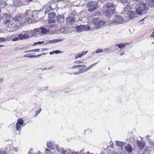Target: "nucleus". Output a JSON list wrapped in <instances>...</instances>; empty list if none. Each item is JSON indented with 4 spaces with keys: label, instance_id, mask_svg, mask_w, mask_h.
Masks as SVG:
<instances>
[{
    "label": "nucleus",
    "instance_id": "nucleus-1",
    "mask_svg": "<svg viewBox=\"0 0 154 154\" xmlns=\"http://www.w3.org/2000/svg\"><path fill=\"white\" fill-rule=\"evenodd\" d=\"M135 8L136 12L138 14H142L145 13L146 10V5L142 1L136 4Z\"/></svg>",
    "mask_w": 154,
    "mask_h": 154
},
{
    "label": "nucleus",
    "instance_id": "nucleus-2",
    "mask_svg": "<svg viewBox=\"0 0 154 154\" xmlns=\"http://www.w3.org/2000/svg\"><path fill=\"white\" fill-rule=\"evenodd\" d=\"M124 22L123 18L120 15L115 16L113 19L112 20V23L115 24L122 23Z\"/></svg>",
    "mask_w": 154,
    "mask_h": 154
},
{
    "label": "nucleus",
    "instance_id": "nucleus-3",
    "mask_svg": "<svg viewBox=\"0 0 154 154\" xmlns=\"http://www.w3.org/2000/svg\"><path fill=\"white\" fill-rule=\"evenodd\" d=\"M88 8V11H92L96 9L97 7V3L95 2L91 1L87 4Z\"/></svg>",
    "mask_w": 154,
    "mask_h": 154
},
{
    "label": "nucleus",
    "instance_id": "nucleus-4",
    "mask_svg": "<svg viewBox=\"0 0 154 154\" xmlns=\"http://www.w3.org/2000/svg\"><path fill=\"white\" fill-rule=\"evenodd\" d=\"M12 20L15 21V23H16V24L17 26L20 25L21 24H23L26 22L24 18H22L19 16H15L13 18Z\"/></svg>",
    "mask_w": 154,
    "mask_h": 154
},
{
    "label": "nucleus",
    "instance_id": "nucleus-5",
    "mask_svg": "<svg viewBox=\"0 0 154 154\" xmlns=\"http://www.w3.org/2000/svg\"><path fill=\"white\" fill-rule=\"evenodd\" d=\"M97 63H93L91 65L87 67H86V66L84 64H81V65L80 66L82 67V68L80 69H79V70H81V72H82V73H83L85 72L88 71L92 67H93L94 66L96 65Z\"/></svg>",
    "mask_w": 154,
    "mask_h": 154
},
{
    "label": "nucleus",
    "instance_id": "nucleus-6",
    "mask_svg": "<svg viewBox=\"0 0 154 154\" xmlns=\"http://www.w3.org/2000/svg\"><path fill=\"white\" fill-rule=\"evenodd\" d=\"M76 31L78 32H80L84 30L88 31L90 29V26H83L81 25L75 27Z\"/></svg>",
    "mask_w": 154,
    "mask_h": 154
},
{
    "label": "nucleus",
    "instance_id": "nucleus-7",
    "mask_svg": "<svg viewBox=\"0 0 154 154\" xmlns=\"http://www.w3.org/2000/svg\"><path fill=\"white\" fill-rule=\"evenodd\" d=\"M47 146L48 147L53 150L55 149H57V147H58L57 145L55 144L54 142L52 141L48 142L47 143Z\"/></svg>",
    "mask_w": 154,
    "mask_h": 154
},
{
    "label": "nucleus",
    "instance_id": "nucleus-8",
    "mask_svg": "<svg viewBox=\"0 0 154 154\" xmlns=\"http://www.w3.org/2000/svg\"><path fill=\"white\" fill-rule=\"evenodd\" d=\"M115 9H108L106 10L103 13V14L106 16H109L112 15L114 12Z\"/></svg>",
    "mask_w": 154,
    "mask_h": 154
},
{
    "label": "nucleus",
    "instance_id": "nucleus-9",
    "mask_svg": "<svg viewBox=\"0 0 154 154\" xmlns=\"http://www.w3.org/2000/svg\"><path fill=\"white\" fill-rule=\"evenodd\" d=\"M127 14L128 17L130 19L136 17L137 14L134 11H129L127 12Z\"/></svg>",
    "mask_w": 154,
    "mask_h": 154
},
{
    "label": "nucleus",
    "instance_id": "nucleus-10",
    "mask_svg": "<svg viewBox=\"0 0 154 154\" xmlns=\"http://www.w3.org/2000/svg\"><path fill=\"white\" fill-rule=\"evenodd\" d=\"M129 43L127 42L125 43H121L119 44H116L115 45L119 48L122 49L125 48L126 45L129 44Z\"/></svg>",
    "mask_w": 154,
    "mask_h": 154
},
{
    "label": "nucleus",
    "instance_id": "nucleus-11",
    "mask_svg": "<svg viewBox=\"0 0 154 154\" xmlns=\"http://www.w3.org/2000/svg\"><path fill=\"white\" fill-rule=\"evenodd\" d=\"M65 39L64 38H62L61 39H54L51 40H50L48 41L49 43V44H53L57 42H60L63 41Z\"/></svg>",
    "mask_w": 154,
    "mask_h": 154
},
{
    "label": "nucleus",
    "instance_id": "nucleus-12",
    "mask_svg": "<svg viewBox=\"0 0 154 154\" xmlns=\"http://www.w3.org/2000/svg\"><path fill=\"white\" fill-rule=\"evenodd\" d=\"M39 29H40V34H46L49 31V30L44 27H41Z\"/></svg>",
    "mask_w": 154,
    "mask_h": 154
},
{
    "label": "nucleus",
    "instance_id": "nucleus-13",
    "mask_svg": "<svg viewBox=\"0 0 154 154\" xmlns=\"http://www.w3.org/2000/svg\"><path fill=\"white\" fill-rule=\"evenodd\" d=\"M137 143L139 148L140 149L143 148L145 145V143L142 140L141 141H137Z\"/></svg>",
    "mask_w": 154,
    "mask_h": 154
},
{
    "label": "nucleus",
    "instance_id": "nucleus-14",
    "mask_svg": "<svg viewBox=\"0 0 154 154\" xmlns=\"http://www.w3.org/2000/svg\"><path fill=\"white\" fill-rule=\"evenodd\" d=\"M106 6L108 9H110L112 8L114 9L116 6L112 3H108L106 4Z\"/></svg>",
    "mask_w": 154,
    "mask_h": 154
},
{
    "label": "nucleus",
    "instance_id": "nucleus-15",
    "mask_svg": "<svg viewBox=\"0 0 154 154\" xmlns=\"http://www.w3.org/2000/svg\"><path fill=\"white\" fill-rule=\"evenodd\" d=\"M75 20L72 17H69L66 18V23H74Z\"/></svg>",
    "mask_w": 154,
    "mask_h": 154
},
{
    "label": "nucleus",
    "instance_id": "nucleus-16",
    "mask_svg": "<svg viewBox=\"0 0 154 154\" xmlns=\"http://www.w3.org/2000/svg\"><path fill=\"white\" fill-rule=\"evenodd\" d=\"M105 24V22L103 21H99L98 23L97 24V25L96 26V28H100L102 27Z\"/></svg>",
    "mask_w": 154,
    "mask_h": 154
},
{
    "label": "nucleus",
    "instance_id": "nucleus-17",
    "mask_svg": "<svg viewBox=\"0 0 154 154\" xmlns=\"http://www.w3.org/2000/svg\"><path fill=\"white\" fill-rule=\"evenodd\" d=\"M13 3L15 6L18 7L21 6L22 4V2L20 0H14Z\"/></svg>",
    "mask_w": 154,
    "mask_h": 154
},
{
    "label": "nucleus",
    "instance_id": "nucleus-18",
    "mask_svg": "<svg viewBox=\"0 0 154 154\" xmlns=\"http://www.w3.org/2000/svg\"><path fill=\"white\" fill-rule=\"evenodd\" d=\"M56 149L58 152H60L61 154H65L67 151L66 150H64L63 148L58 146L57 147Z\"/></svg>",
    "mask_w": 154,
    "mask_h": 154
},
{
    "label": "nucleus",
    "instance_id": "nucleus-19",
    "mask_svg": "<svg viewBox=\"0 0 154 154\" xmlns=\"http://www.w3.org/2000/svg\"><path fill=\"white\" fill-rule=\"evenodd\" d=\"M25 33V34H22L19 35L18 37L20 39L29 38V36L26 34V32Z\"/></svg>",
    "mask_w": 154,
    "mask_h": 154
},
{
    "label": "nucleus",
    "instance_id": "nucleus-20",
    "mask_svg": "<svg viewBox=\"0 0 154 154\" xmlns=\"http://www.w3.org/2000/svg\"><path fill=\"white\" fill-rule=\"evenodd\" d=\"M39 30V28H36L32 30L33 35H36L40 34Z\"/></svg>",
    "mask_w": 154,
    "mask_h": 154
},
{
    "label": "nucleus",
    "instance_id": "nucleus-21",
    "mask_svg": "<svg viewBox=\"0 0 154 154\" xmlns=\"http://www.w3.org/2000/svg\"><path fill=\"white\" fill-rule=\"evenodd\" d=\"M125 150L128 152H130L132 151V148L131 145L128 144V146L125 147Z\"/></svg>",
    "mask_w": 154,
    "mask_h": 154
},
{
    "label": "nucleus",
    "instance_id": "nucleus-22",
    "mask_svg": "<svg viewBox=\"0 0 154 154\" xmlns=\"http://www.w3.org/2000/svg\"><path fill=\"white\" fill-rule=\"evenodd\" d=\"M64 17L62 15H59L57 16V21L60 22H63L64 20Z\"/></svg>",
    "mask_w": 154,
    "mask_h": 154
},
{
    "label": "nucleus",
    "instance_id": "nucleus-23",
    "mask_svg": "<svg viewBox=\"0 0 154 154\" xmlns=\"http://www.w3.org/2000/svg\"><path fill=\"white\" fill-rule=\"evenodd\" d=\"M115 143L117 145L120 147H122L125 146V143L119 141H116Z\"/></svg>",
    "mask_w": 154,
    "mask_h": 154
},
{
    "label": "nucleus",
    "instance_id": "nucleus-24",
    "mask_svg": "<svg viewBox=\"0 0 154 154\" xmlns=\"http://www.w3.org/2000/svg\"><path fill=\"white\" fill-rule=\"evenodd\" d=\"M99 21V19L97 18H93L92 20V22L94 25L95 26V27L97 25Z\"/></svg>",
    "mask_w": 154,
    "mask_h": 154
},
{
    "label": "nucleus",
    "instance_id": "nucleus-25",
    "mask_svg": "<svg viewBox=\"0 0 154 154\" xmlns=\"http://www.w3.org/2000/svg\"><path fill=\"white\" fill-rule=\"evenodd\" d=\"M7 5V3L5 2L0 0V7L4 8Z\"/></svg>",
    "mask_w": 154,
    "mask_h": 154
},
{
    "label": "nucleus",
    "instance_id": "nucleus-26",
    "mask_svg": "<svg viewBox=\"0 0 154 154\" xmlns=\"http://www.w3.org/2000/svg\"><path fill=\"white\" fill-rule=\"evenodd\" d=\"M24 32L26 33V34L29 36V38L33 36L32 30L30 31H25Z\"/></svg>",
    "mask_w": 154,
    "mask_h": 154
},
{
    "label": "nucleus",
    "instance_id": "nucleus-27",
    "mask_svg": "<svg viewBox=\"0 0 154 154\" xmlns=\"http://www.w3.org/2000/svg\"><path fill=\"white\" fill-rule=\"evenodd\" d=\"M53 10V8H51V6H49L46 7V11L45 12V14H46L48 12L50 11H52Z\"/></svg>",
    "mask_w": 154,
    "mask_h": 154
},
{
    "label": "nucleus",
    "instance_id": "nucleus-28",
    "mask_svg": "<svg viewBox=\"0 0 154 154\" xmlns=\"http://www.w3.org/2000/svg\"><path fill=\"white\" fill-rule=\"evenodd\" d=\"M11 22V21L8 20H7L4 22V24L5 26L9 27V26Z\"/></svg>",
    "mask_w": 154,
    "mask_h": 154
},
{
    "label": "nucleus",
    "instance_id": "nucleus-29",
    "mask_svg": "<svg viewBox=\"0 0 154 154\" xmlns=\"http://www.w3.org/2000/svg\"><path fill=\"white\" fill-rule=\"evenodd\" d=\"M62 53V51H59V50H57V51H52L50 52L49 53V54H50V55H52V54H59V53Z\"/></svg>",
    "mask_w": 154,
    "mask_h": 154
},
{
    "label": "nucleus",
    "instance_id": "nucleus-30",
    "mask_svg": "<svg viewBox=\"0 0 154 154\" xmlns=\"http://www.w3.org/2000/svg\"><path fill=\"white\" fill-rule=\"evenodd\" d=\"M17 123L20 125H23V120L22 119H18Z\"/></svg>",
    "mask_w": 154,
    "mask_h": 154
},
{
    "label": "nucleus",
    "instance_id": "nucleus-31",
    "mask_svg": "<svg viewBox=\"0 0 154 154\" xmlns=\"http://www.w3.org/2000/svg\"><path fill=\"white\" fill-rule=\"evenodd\" d=\"M55 13L54 12L48 14V17L49 18H52L55 17Z\"/></svg>",
    "mask_w": 154,
    "mask_h": 154
},
{
    "label": "nucleus",
    "instance_id": "nucleus-32",
    "mask_svg": "<svg viewBox=\"0 0 154 154\" xmlns=\"http://www.w3.org/2000/svg\"><path fill=\"white\" fill-rule=\"evenodd\" d=\"M45 154H51L52 152L49 149L47 148L45 150Z\"/></svg>",
    "mask_w": 154,
    "mask_h": 154
},
{
    "label": "nucleus",
    "instance_id": "nucleus-33",
    "mask_svg": "<svg viewBox=\"0 0 154 154\" xmlns=\"http://www.w3.org/2000/svg\"><path fill=\"white\" fill-rule=\"evenodd\" d=\"M103 51V50L101 49H100L98 50H96L95 51V54H98L100 53H102Z\"/></svg>",
    "mask_w": 154,
    "mask_h": 154
},
{
    "label": "nucleus",
    "instance_id": "nucleus-34",
    "mask_svg": "<svg viewBox=\"0 0 154 154\" xmlns=\"http://www.w3.org/2000/svg\"><path fill=\"white\" fill-rule=\"evenodd\" d=\"M81 73H82L81 70H79V71L75 72L73 73L72 74L75 75H78Z\"/></svg>",
    "mask_w": 154,
    "mask_h": 154
},
{
    "label": "nucleus",
    "instance_id": "nucleus-35",
    "mask_svg": "<svg viewBox=\"0 0 154 154\" xmlns=\"http://www.w3.org/2000/svg\"><path fill=\"white\" fill-rule=\"evenodd\" d=\"M21 125H20L19 124H16V128L17 131H19V129H20Z\"/></svg>",
    "mask_w": 154,
    "mask_h": 154
},
{
    "label": "nucleus",
    "instance_id": "nucleus-36",
    "mask_svg": "<svg viewBox=\"0 0 154 154\" xmlns=\"http://www.w3.org/2000/svg\"><path fill=\"white\" fill-rule=\"evenodd\" d=\"M25 20L26 21V22L25 23H30L31 22V19L30 17H29V18H28V19L27 20H26L25 19Z\"/></svg>",
    "mask_w": 154,
    "mask_h": 154
},
{
    "label": "nucleus",
    "instance_id": "nucleus-37",
    "mask_svg": "<svg viewBox=\"0 0 154 154\" xmlns=\"http://www.w3.org/2000/svg\"><path fill=\"white\" fill-rule=\"evenodd\" d=\"M132 8L131 6L130 5V4H128L125 7V9H131Z\"/></svg>",
    "mask_w": 154,
    "mask_h": 154
},
{
    "label": "nucleus",
    "instance_id": "nucleus-38",
    "mask_svg": "<svg viewBox=\"0 0 154 154\" xmlns=\"http://www.w3.org/2000/svg\"><path fill=\"white\" fill-rule=\"evenodd\" d=\"M104 50L105 51H106V53L108 52H109L112 51H111V49L110 48H105L104 49Z\"/></svg>",
    "mask_w": 154,
    "mask_h": 154
},
{
    "label": "nucleus",
    "instance_id": "nucleus-39",
    "mask_svg": "<svg viewBox=\"0 0 154 154\" xmlns=\"http://www.w3.org/2000/svg\"><path fill=\"white\" fill-rule=\"evenodd\" d=\"M81 66V64H79V65H74L73 66H72L70 68L71 69H73V68H78L79 67H80V66Z\"/></svg>",
    "mask_w": 154,
    "mask_h": 154
},
{
    "label": "nucleus",
    "instance_id": "nucleus-40",
    "mask_svg": "<svg viewBox=\"0 0 154 154\" xmlns=\"http://www.w3.org/2000/svg\"><path fill=\"white\" fill-rule=\"evenodd\" d=\"M82 56V54H77L76 55L75 58L76 59H78L79 58H80Z\"/></svg>",
    "mask_w": 154,
    "mask_h": 154
},
{
    "label": "nucleus",
    "instance_id": "nucleus-41",
    "mask_svg": "<svg viewBox=\"0 0 154 154\" xmlns=\"http://www.w3.org/2000/svg\"><path fill=\"white\" fill-rule=\"evenodd\" d=\"M44 42L43 41L42 42H35V43L34 45H33V46H35L36 45H38V44H41L42 43H44Z\"/></svg>",
    "mask_w": 154,
    "mask_h": 154
},
{
    "label": "nucleus",
    "instance_id": "nucleus-42",
    "mask_svg": "<svg viewBox=\"0 0 154 154\" xmlns=\"http://www.w3.org/2000/svg\"><path fill=\"white\" fill-rule=\"evenodd\" d=\"M150 5H151V7L154 6V0H151Z\"/></svg>",
    "mask_w": 154,
    "mask_h": 154
},
{
    "label": "nucleus",
    "instance_id": "nucleus-43",
    "mask_svg": "<svg viewBox=\"0 0 154 154\" xmlns=\"http://www.w3.org/2000/svg\"><path fill=\"white\" fill-rule=\"evenodd\" d=\"M6 41V39L4 38H0V42H3Z\"/></svg>",
    "mask_w": 154,
    "mask_h": 154
},
{
    "label": "nucleus",
    "instance_id": "nucleus-44",
    "mask_svg": "<svg viewBox=\"0 0 154 154\" xmlns=\"http://www.w3.org/2000/svg\"><path fill=\"white\" fill-rule=\"evenodd\" d=\"M128 0H121V2L122 3L126 4L128 3Z\"/></svg>",
    "mask_w": 154,
    "mask_h": 154
},
{
    "label": "nucleus",
    "instance_id": "nucleus-45",
    "mask_svg": "<svg viewBox=\"0 0 154 154\" xmlns=\"http://www.w3.org/2000/svg\"><path fill=\"white\" fill-rule=\"evenodd\" d=\"M74 63H77L78 64H82L83 63H84L83 61H81V60H78L75 61Z\"/></svg>",
    "mask_w": 154,
    "mask_h": 154
},
{
    "label": "nucleus",
    "instance_id": "nucleus-46",
    "mask_svg": "<svg viewBox=\"0 0 154 154\" xmlns=\"http://www.w3.org/2000/svg\"><path fill=\"white\" fill-rule=\"evenodd\" d=\"M39 51H40V50L39 49H33V50H30V51H31V52H38Z\"/></svg>",
    "mask_w": 154,
    "mask_h": 154
},
{
    "label": "nucleus",
    "instance_id": "nucleus-47",
    "mask_svg": "<svg viewBox=\"0 0 154 154\" xmlns=\"http://www.w3.org/2000/svg\"><path fill=\"white\" fill-rule=\"evenodd\" d=\"M41 108L39 109L36 110L35 112V113L36 115H37L38 113H39L41 112Z\"/></svg>",
    "mask_w": 154,
    "mask_h": 154
},
{
    "label": "nucleus",
    "instance_id": "nucleus-48",
    "mask_svg": "<svg viewBox=\"0 0 154 154\" xmlns=\"http://www.w3.org/2000/svg\"><path fill=\"white\" fill-rule=\"evenodd\" d=\"M4 16L6 17L7 18H9L11 16L10 15H8L7 14H4Z\"/></svg>",
    "mask_w": 154,
    "mask_h": 154
},
{
    "label": "nucleus",
    "instance_id": "nucleus-49",
    "mask_svg": "<svg viewBox=\"0 0 154 154\" xmlns=\"http://www.w3.org/2000/svg\"><path fill=\"white\" fill-rule=\"evenodd\" d=\"M51 67H48V68L45 67L44 68H41L40 69H42V70H45L49 69H51Z\"/></svg>",
    "mask_w": 154,
    "mask_h": 154
},
{
    "label": "nucleus",
    "instance_id": "nucleus-50",
    "mask_svg": "<svg viewBox=\"0 0 154 154\" xmlns=\"http://www.w3.org/2000/svg\"><path fill=\"white\" fill-rule=\"evenodd\" d=\"M88 52V51H85L82 52V53H81V54H82V56H84L86 54H87Z\"/></svg>",
    "mask_w": 154,
    "mask_h": 154
},
{
    "label": "nucleus",
    "instance_id": "nucleus-51",
    "mask_svg": "<svg viewBox=\"0 0 154 154\" xmlns=\"http://www.w3.org/2000/svg\"><path fill=\"white\" fill-rule=\"evenodd\" d=\"M55 26H56V25L55 24H51L50 25L49 27L50 28H53Z\"/></svg>",
    "mask_w": 154,
    "mask_h": 154
},
{
    "label": "nucleus",
    "instance_id": "nucleus-52",
    "mask_svg": "<svg viewBox=\"0 0 154 154\" xmlns=\"http://www.w3.org/2000/svg\"><path fill=\"white\" fill-rule=\"evenodd\" d=\"M31 11H27L26 12V17L27 16V15H28L29 13H31Z\"/></svg>",
    "mask_w": 154,
    "mask_h": 154
},
{
    "label": "nucleus",
    "instance_id": "nucleus-53",
    "mask_svg": "<svg viewBox=\"0 0 154 154\" xmlns=\"http://www.w3.org/2000/svg\"><path fill=\"white\" fill-rule=\"evenodd\" d=\"M54 20H52L51 19H49L48 20V22L49 23H54Z\"/></svg>",
    "mask_w": 154,
    "mask_h": 154
},
{
    "label": "nucleus",
    "instance_id": "nucleus-54",
    "mask_svg": "<svg viewBox=\"0 0 154 154\" xmlns=\"http://www.w3.org/2000/svg\"><path fill=\"white\" fill-rule=\"evenodd\" d=\"M35 55H31V56H29L28 57L29 58H35Z\"/></svg>",
    "mask_w": 154,
    "mask_h": 154
},
{
    "label": "nucleus",
    "instance_id": "nucleus-55",
    "mask_svg": "<svg viewBox=\"0 0 154 154\" xmlns=\"http://www.w3.org/2000/svg\"><path fill=\"white\" fill-rule=\"evenodd\" d=\"M84 151L83 149H82L79 152L78 151L77 152L79 153V154H82V152H83Z\"/></svg>",
    "mask_w": 154,
    "mask_h": 154
},
{
    "label": "nucleus",
    "instance_id": "nucleus-56",
    "mask_svg": "<svg viewBox=\"0 0 154 154\" xmlns=\"http://www.w3.org/2000/svg\"><path fill=\"white\" fill-rule=\"evenodd\" d=\"M19 39V38L17 37L14 38L13 40V41H16Z\"/></svg>",
    "mask_w": 154,
    "mask_h": 154
},
{
    "label": "nucleus",
    "instance_id": "nucleus-57",
    "mask_svg": "<svg viewBox=\"0 0 154 154\" xmlns=\"http://www.w3.org/2000/svg\"><path fill=\"white\" fill-rule=\"evenodd\" d=\"M71 154H79V153L77 152H73Z\"/></svg>",
    "mask_w": 154,
    "mask_h": 154
},
{
    "label": "nucleus",
    "instance_id": "nucleus-58",
    "mask_svg": "<svg viewBox=\"0 0 154 154\" xmlns=\"http://www.w3.org/2000/svg\"><path fill=\"white\" fill-rule=\"evenodd\" d=\"M147 152H147V151L146 150H145V151L144 152H143L142 154H149L147 153Z\"/></svg>",
    "mask_w": 154,
    "mask_h": 154
},
{
    "label": "nucleus",
    "instance_id": "nucleus-59",
    "mask_svg": "<svg viewBox=\"0 0 154 154\" xmlns=\"http://www.w3.org/2000/svg\"><path fill=\"white\" fill-rule=\"evenodd\" d=\"M4 80L2 78L0 79V83L2 82H3Z\"/></svg>",
    "mask_w": 154,
    "mask_h": 154
},
{
    "label": "nucleus",
    "instance_id": "nucleus-60",
    "mask_svg": "<svg viewBox=\"0 0 154 154\" xmlns=\"http://www.w3.org/2000/svg\"><path fill=\"white\" fill-rule=\"evenodd\" d=\"M100 14V12L98 11V12H97V13H96V14H95V15H99Z\"/></svg>",
    "mask_w": 154,
    "mask_h": 154
},
{
    "label": "nucleus",
    "instance_id": "nucleus-61",
    "mask_svg": "<svg viewBox=\"0 0 154 154\" xmlns=\"http://www.w3.org/2000/svg\"><path fill=\"white\" fill-rule=\"evenodd\" d=\"M41 56V55L40 54H39V55H35V58H36V57H40Z\"/></svg>",
    "mask_w": 154,
    "mask_h": 154
},
{
    "label": "nucleus",
    "instance_id": "nucleus-62",
    "mask_svg": "<svg viewBox=\"0 0 154 154\" xmlns=\"http://www.w3.org/2000/svg\"><path fill=\"white\" fill-rule=\"evenodd\" d=\"M125 54L124 52H122L120 53V55L121 56H122L124 54Z\"/></svg>",
    "mask_w": 154,
    "mask_h": 154
},
{
    "label": "nucleus",
    "instance_id": "nucleus-63",
    "mask_svg": "<svg viewBox=\"0 0 154 154\" xmlns=\"http://www.w3.org/2000/svg\"><path fill=\"white\" fill-rule=\"evenodd\" d=\"M31 52L30 51H24L25 53H28V52Z\"/></svg>",
    "mask_w": 154,
    "mask_h": 154
},
{
    "label": "nucleus",
    "instance_id": "nucleus-64",
    "mask_svg": "<svg viewBox=\"0 0 154 154\" xmlns=\"http://www.w3.org/2000/svg\"><path fill=\"white\" fill-rule=\"evenodd\" d=\"M113 154H119V153L117 152H114L113 153Z\"/></svg>",
    "mask_w": 154,
    "mask_h": 154
}]
</instances>
